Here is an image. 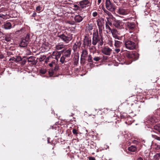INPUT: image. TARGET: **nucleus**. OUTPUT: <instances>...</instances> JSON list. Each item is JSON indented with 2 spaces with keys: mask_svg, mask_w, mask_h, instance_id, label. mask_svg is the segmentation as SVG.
Here are the masks:
<instances>
[{
  "mask_svg": "<svg viewBox=\"0 0 160 160\" xmlns=\"http://www.w3.org/2000/svg\"><path fill=\"white\" fill-rule=\"evenodd\" d=\"M103 10L104 12L107 15H108V17H106L107 20L112 21V20H113V19H114V17H113L111 13L109 12L108 10H107L104 8L103 9Z\"/></svg>",
  "mask_w": 160,
  "mask_h": 160,
  "instance_id": "1a4fd4ad",
  "label": "nucleus"
},
{
  "mask_svg": "<svg viewBox=\"0 0 160 160\" xmlns=\"http://www.w3.org/2000/svg\"><path fill=\"white\" fill-rule=\"evenodd\" d=\"M108 44L109 45L110 47H112L113 46L112 41V40H110L108 42Z\"/></svg>",
  "mask_w": 160,
  "mask_h": 160,
  "instance_id": "c9c22d12",
  "label": "nucleus"
},
{
  "mask_svg": "<svg viewBox=\"0 0 160 160\" xmlns=\"http://www.w3.org/2000/svg\"><path fill=\"white\" fill-rule=\"evenodd\" d=\"M121 42L120 41L115 40V41L114 46L117 48L119 47L121 45Z\"/></svg>",
  "mask_w": 160,
  "mask_h": 160,
  "instance_id": "a878e982",
  "label": "nucleus"
},
{
  "mask_svg": "<svg viewBox=\"0 0 160 160\" xmlns=\"http://www.w3.org/2000/svg\"><path fill=\"white\" fill-rule=\"evenodd\" d=\"M154 136L153 135H152V137H153Z\"/></svg>",
  "mask_w": 160,
  "mask_h": 160,
  "instance_id": "052dcab7",
  "label": "nucleus"
},
{
  "mask_svg": "<svg viewBox=\"0 0 160 160\" xmlns=\"http://www.w3.org/2000/svg\"><path fill=\"white\" fill-rule=\"evenodd\" d=\"M88 54L87 51L85 50H83L82 51V54L81 55V58H83L86 57Z\"/></svg>",
  "mask_w": 160,
  "mask_h": 160,
  "instance_id": "393cba45",
  "label": "nucleus"
},
{
  "mask_svg": "<svg viewBox=\"0 0 160 160\" xmlns=\"http://www.w3.org/2000/svg\"><path fill=\"white\" fill-rule=\"evenodd\" d=\"M61 55V52H56L55 55V59L57 60H58V59L60 57Z\"/></svg>",
  "mask_w": 160,
  "mask_h": 160,
  "instance_id": "cd10ccee",
  "label": "nucleus"
},
{
  "mask_svg": "<svg viewBox=\"0 0 160 160\" xmlns=\"http://www.w3.org/2000/svg\"><path fill=\"white\" fill-rule=\"evenodd\" d=\"M155 139H157V140H160V139L159 138V137H156V138H155Z\"/></svg>",
  "mask_w": 160,
  "mask_h": 160,
  "instance_id": "864d4df0",
  "label": "nucleus"
},
{
  "mask_svg": "<svg viewBox=\"0 0 160 160\" xmlns=\"http://www.w3.org/2000/svg\"><path fill=\"white\" fill-rule=\"evenodd\" d=\"M49 74L50 76H52L53 74V72L52 71H49Z\"/></svg>",
  "mask_w": 160,
  "mask_h": 160,
  "instance_id": "a18cd8bd",
  "label": "nucleus"
},
{
  "mask_svg": "<svg viewBox=\"0 0 160 160\" xmlns=\"http://www.w3.org/2000/svg\"><path fill=\"white\" fill-rule=\"evenodd\" d=\"M118 12L119 14L125 15L129 12V10L128 9H125L122 8L120 7L118 8Z\"/></svg>",
  "mask_w": 160,
  "mask_h": 160,
  "instance_id": "6e6552de",
  "label": "nucleus"
},
{
  "mask_svg": "<svg viewBox=\"0 0 160 160\" xmlns=\"http://www.w3.org/2000/svg\"><path fill=\"white\" fill-rule=\"evenodd\" d=\"M135 25L133 22H128L127 23V28L130 30H133L135 28Z\"/></svg>",
  "mask_w": 160,
  "mask_h": 160,
  "instance_id": "f3484780",
  "label": "nucleus"
},
{
  "mask_svg": "<svg viewBox=\"0 0 160 160\" xmlns=\"http://www.w3.org/2000/svg\"><path fill=\"white\" fill-rule=\"evenodd\" d=\"M66 57H65L63 55L61 57L60 59V62L62 63H63L65 61V59Z\"/></svg>",
  "mask_w": 160,
  "mask_h": 160,
  "instance_id": "7c9ffc66",
  "label": "nucleus"
},
{
  "mask_svg": "<svg viewBox=\"0 0 160 160\" xmlns=\"http://www.w3.org/2000/svg\"><path fill=\"white\" fill-rule=\"evenodd\" d=\"M130 32V33H132V32H131V31H130V32Z\"/></svg>",
  "mask_w": 160,
  "mask_h": 160,
  "instance_id": "bf43d9fd",
  "label": "nucleus"
},
{
  "mask_svg": "<svg viewBox=\"0 0 160 160\" xmlns=\"http://www.w3.org/2000/svg\"><path fill=\"white\" fill-rule=\"evenodd\" d=\"M98 15V13L96 12H93L92 13V15L93 17H95L97 16Z\"/></svg>",
  "mask_w": 160,
  "mask_h": 160,
  "instance_id": "58836bf2",
  "label": "nucleus"
},
{
  "mask_svg": "<svg viewBox=\"0 0 160 160\" xmlns=\"http://www.w3.org/2000/svg\"><path fill=\"white\" fill-rule=\"evenodd\" d=\"M160 158V153H157L154 156V160H158Z\"/></svg>",
  "mask_w": 160,
  "mask_h": 160,
  "instance_id": "c85d7f7f",
  "label": "nucleus"
},
{
  "mask_svg": "<svg viewBox=\"0 0 160 160\" xmlns=\"http://www.w3.org/2000/svg\"><path fill=\"white\" fill-rule=\"evenodd\" d=\"M16 58H14V57L10 58L9 59V61H10L12 60V61H16Z\"/></svg>",
  "mask_w": 160,
  "mask_h": 160,
  "instance_id": "37998d69",
  "label": "nucleus"
},
{
  "mask_svg": "<svg viewBox=\"0 0 160 160\" xmlns=\"http://www.w3.org/2000/svg\"><path fill=\"white\" fill-rule=\"evenodd\" d=\"M148 121V123H150L151 124L154 123L158 121V120L156 119L154 117H149Z\"/></svg>",
  "mask_w": 160,
  "mask_h": 160,
  "instance_id": "4468645a",
  "label": "nucleus"
},
{
  "mask_svg": "<svg viewBox=\"0 0 160 160\" xmlns=\"http://www.w3.org/2000/svg\"><path fill=\"white\" fill-rule=\"evenodd\" d=\"M115 52L117 53H118L120 51V50L119 48H116L115 49Z\"/></svg>",
  "mask_w": 160,
  "mask_h": 160,
  "instance_id": "79ce46f5",
  "label": "nucleus"
},
{
  "mask_svg": "<svg viewBox=\"0 0 160 160\" xmlns=\"http://www.w3.org/2000/svg\"><path fill=\"white\" fill-rule=\"evenodd\" d=\"M93 25L90 23H88L86 27V30L87 31H90L93 29Z\"/></svg>",
  "mask_w": 160,
  "mask_h": 160,
  "instance_id": "5701e85b",
  "label": "nucleus"
},
{
  "mask_svg": "<svg viewBox=\"0 0 160 160\" xmlns=\"http://www.w3.org/2000/svg\"><path fill=\"white\" fill-rule=\"evenodd\" d=\"M90 144L93 146V148L96 147V143H93V141H91Z\"/></svg>",
  "mask_w": 160,
  "mask_h": 160,
  "instance_id": "a19ab883",
  "label": "nucleus"
},
{
  "mask_svg": "<svg viewBox=\"0 0 160 160\" xmlns=\"http://www.w3.org/2000/svg\"><path fill=\"white\" fill-rule=\"evenodd\" d=\"M5 15L3 14H0V17L4 18L5 17Z\"/></svg>",
  "mask_w": 160,
  "mask_h": 160,
  "instance_id": "49530a36",
  "label": "nucleus"
},
{
  "mask_svg": "<svg viewBox=\"0 0 160 160\" xmlns=\"http://www.w3.org/2000/svg\"><path fill=\"white\" fill-rule=\"evenodd\" d=\"M88 61L89 62H92V57L91 55H89L88 58Z\"/></svg>",
  "mask_w": 160,
  "mask_h": 160,
  "instance_id": "4c0bfd02",
  "label": "nucleus"
},
{
  "mask_svg": "<svg viewBox=\"0 0 160 160\" xmlns=\"http://www.w3.org/2000/svg\"><path fill=\"white\" fill-rule=\"evenodd\" d=\"M2 11V10L1 9H0V12H1Z\"/></svg>",
  "mask_w": 160,
  "mask_h": 160,
  "instance_id": "13d9d810",
  "label": "nucleus"
},
{
  "mask_svg": "<svg viewBox=\"0 0 160 160\" xmlns=\"http://www.w3.org/2000/svg\"><path fill=\"white\" fill-rule=\"evenodd\" d=\"M102 0H98V4H99L101 2Z\"/></svg>",
  "mask_w": 160,
  "mask_h": 160,
  "instance_id": "3c124183",
  "label": "nucleus"
},
{
  "mask_svg": "<svg viewBox=\"0 0 160 160\" xmlns=\"http://www.w3.org/2000/svg\"><path fill=\"white\" fill-rule=\"evenodd\" d=\"M113 21V25L116 28L118 29H121L124 24V23L121 21L117 20L114 18L112 20Z\"/></svg>",
  "mask_w": 160,
  "mask_h": 160,
  "instance_id": "39448f33",
  "label": "nucleus"
},
{
  "mask_svg": "<svg viewBox=\"0 0 160 160\" xmlns=\"http://www.w3.org/2000/svg\"><path fill=\"white\" fill-rule=\"evenodd\" d=\"M101 59L99 57H94L93 58V60L96 61H98Z\"/></svg>",
  "mask_w": 160,
  "mask_h": 160,
  "instance_id": "f704fd0d",
  "label": "nucleus"
},
{
  "mask_svg": "<svg viewBox=\"0 0 160 160\" xmlns=\"http://www.w3.org/2000/svg\"><path fill=\"white\" fill-rule=\"evenodd\" d=\"M126 48L129 50H133L135 48L136 45L135 43L131 41L128 40L125 42Z\"/></svg>",
  "mask_w": 160,
  "mask_h": 160,
  "instance_id": "20e7f679",
  "label": "nucleus"
},
{
  "mask_svg": "<svg viewBox=\"0 0 160 160\" xmlns=\"http://www.w3.org/2000/svg\"><path fill=\"white\" fill-rule=\"evenodd\" d=\"M123 20H124V21H125V19H123Z\"/></svg>",
  "mask_w": 160,
  "mask_h": 160,
  "instance_id": "680f3d73",
  "label": "nucleus"
},
{
  "mask_svg": "<svg viewBox=\"0 0 160 160\" xmlns=\"http://www.w3.org/2000/svg\"><path fill=\"white\" fill-rule=\"evenodd\" d=\"M35 57L34 56H30L27 58L28 61V62H32L33 65H35L37 62L35 61Z\"/></svg>",
  "mask_w": 160,
  "mask_h": 160,
  "instance_id": "f8f14e48",
  "label": "nucleus"
},
{
  "mask_svg": "<svg viewBox=\"0 0 160 160\" xmlns=\"http://www.w3.org/2000/svg\"><path fill=\"white\" fill-rule=\"evenodd\" d=\"M105 6L108 10L110 12H113L115 11V6L111 2L110 0H106L105 2Z\"/></svg>",
  "mask_w": 160,
  "mask_h": 160,
  "instance_id": "7ed1b4c3",
  "label": "nucleus"
},
{
  "mask_svg": "<svg viewBox=\"0 0 160 160\" xmlns=\"http://www.w3.org/2000/svg\"><path fill=\"white\" fill-rule=\"evenodd\" d=\"M128 150L131 152H135L136 150V147L133 146H132L128 148Z\"/></svg>",
  "mask_w": 160,
  "mask_h": 160,
  "instance_id": "b1692460",
  "label": "nucleus"
},
{
  "mask_svg": "<svg viewBox=\"0 0 160 160\" xmlns=\"http://www.w3.org/2000/svg\"><path fill=\"white\" fill-rule=\"evenodd\" d=\"M97 43H98L99 46H102L103 44V42L102 35H99L98 32H95L93 34L92 44L93 45H95Z\"/></svg>",
  "mask_w": 160,
  "mask_h": 160,
  "instance_id": "f257e3e1",
  "label": "nucleus"
},
{
  "mask_svg": "<svg viewBox=\"0 0 160 160\" xmlns=\"http://www.w3.org/2000/svg\"><path fill=\"white\" fill-rule=\"evenodd\" d=\"M42 9V8L40 6H38L36 8V10L37 11L40 12Z\"/></svg>",
  "mask_w": 160,
  "mask_h": 160,
  "instance_id": "e433bc0d",
  "label": "nucleus"
},
{
  "mask_svg": "<svg viewBox=\"0 0 160 160\" xmlns=\"http://www.w3.org/2000/svg\"><path fill=\"white\" fill-rule=\"evenodd\" d=\"M36 13L35 12H34L32 15V16L33 17H35L36 16Z\"/></svg>",
  "mask_w": 160,
  "mask_h": 160,
  "instance_id": "09e8293b",
  "label": "nucleus"
},
{
  "mask_svg": "<svg viewBox=\"0 0 160 160\" xmlns=\"http://www.w3.org/2000/svg\"><path fill=\"white\" fill-rule=\"evenodd\" d=\"M46 56L45 55L41 56L39 58H38L40 62L43 61L46 58Z\"/></svg>",
  "mask_w": 160,
  "mask_h": 160,
  "instance_id": "c756f323",
  "label": "nucleus"
},
{
  "mask_svg": "<svg viewBox=\"0 0 160 160\" xmlns=\"http://www.w3.org/2000/svg\"><path fill=\"white\" fill-rule=\"evenodd\" d=\"M52 142V141H51V142H50V141L48 140V143H51Z\"/></svg>",
  "mask_w": 160,
  "mask_h": 160,
  "instance_id": "6e6d98bb",
  "label": "nucleus"
},
{
  "mask_svg": "<svg viewBox=\"0 0 160 160\" xmlns=\"http://www.w3.org/2000/svg\"><path fill=\"white\" fill-rule=\"evenodd\" d=\"M18 32H19V31H17Z\"/></svg>",
  "mask_w": 160,
  "mask_h": 160,
  "instance_id": "e2e57ef3",
  "label": "nucleus"
},
{
  "mask_svg": "<svg viewBox=\"0 0 160 160\" xmlns=\"http://www.w3.org/2000/svg\"><path fill=\"white\" fill-rule=\"evenodd\" d=\"M114 2L115 3H116V4H117V5H118V1H115V0H114Z\"/></svg>",
  "mask_w": 160,
  "mask_h": 160,
  "instance_id": "603ef678",
  "label": "nucleus"
},
{
  "mask_svg": "<svg viewBox=\"0 0 160 160\" xmlns=\"http://www.w3.org/2000/svg\"><path fill=\"white\" fill-rule=\"evenodd\" d=\"M58 37L63 42L68 43L72 39V34H63L58 35Z\"/></svg>",
  "mask_w": 160,
  "mask_h": 160,
  "instance_id": "f03ea898",
  "label": "nucleus"
},
{
  "mask_svg": "<svg viewBox=\"0 0 160 160\" xmlns=\"http://www.w3.org/2000/svg\"><path fill=\"white\" fill-rule=\"evenodd\" d=\"M68 22L70 24L72 25H73V23H74L73 22H71L70 21H68Z\"/></svg>",
  "mask_w": 160,
  "mask_h": 160,
  "instance_id": "8fccbe9b",
  "label": "nucleus"
},
{
  "mask_svg": "<svg viewBox=\"0 0 160 160\" xmlns=\"http://www.w3.org/2000/svg\"><path fill=\"white\" fill-rule=\"evenodd\" d=\"M110 32H111L112 36L114 38L117 39H119V37L118 36L119 33L116 30L112 29Z\"/></svg>",
  "mask_w": 160,
  "mask_h": 160,
  "instance_id": "9b49d317",
  "label": "nucleus"
},
{
  "mask_svg": "<svg viewBox=\"0 0 160 160\" xmlns=\"http://www.w3.org/2000/svg\"><path fill=\"white\" fill-rule=\"evenodd\" d=\"M112 52V49L108 46L103 47L102 50V52L107 55H110L111 53Z\"/></svg>",
  "mask_w": 160,
  "mask_h": 160,
  "instance_id": "423d86ee",
  "label": "nucleus"
},
{
  "mask_svg": "<svg viewBox=\"0 0 160 160\" xmlns=\"http://www.w3.org/2000/svg\"><path fill=\"white\" fill-rule=\"evenodd\" d=\"M90 160H95V159L94 158L91 157L89 158Z\"/></svg>",
  "mask_w": 160,
  "mask_h": 160,
  "instance_id": "de8ad7c7",
  "label": "nucleus"
},
{
  "mask_svg": "<svg viewBox=\"0 0 160 160\" xmlns=\"http://www.w3.org/2000/svg\"><path fill=\"white\" fill-rule=\"evenodd\" d=\"M74 6L75 7H77V5H75Z\"/></svg>",
  "mask_w": 160,
  "mask_h": 160,
  "instance_id": "4d7b16f0",
  "label": "nucleus"
},
{
  "mask_svg": "<svg viewBox=\"0 0 160 160\" xmlns=\"http://www.w3.org/2000/svg\"><path fill=\"white\" fill-rule=\"evenodd\" d=\"M55 64V62H52L51 63L49 64V65L50 67H52L53 66V64Z\"/></svg>",
  "mask_w": 160,
  "mask_h": 160,
  "instance_id": "c03bdc74",
  "label": "nucleus"
},
{
  "mask_svg": "<svg viewBox=\"0 0 160 160\" xmlns=\"http://www.w3.org/2000/svg\"><path fill=\"white\" fill-rule=\"evenodd\" d=\"M2 27L5 29H9L12 28V25L9 22H7L3 24Z\"/></svg>",
  "mask_w": 160,
  "mask_h": 160,
  "instance_id": "dca6fc26",
  "label": "nucleus"
},
{
  "mask_svg": "<svg viewBox=\"0 0 160 160\" xmlns=\"http://www.w3.org/2000/svg\"><path fill=\"white\" fill-rule=\"evenodd\" d=\"M72 133L75 135H76V136H77L78 134V133L77 132V131L76 129H73L72 131Z\"/></svg>",
  "mask_w": 160,
  "mask_h": 160,
  "instance_id": "72a5a7b5",
  "label": "nucleus"
},
{
  "mask_svg": "<svg viewBox=\"0 0 160 160\" xmlns=\"http://www.w3.org/2000/svg\"><path fill=\"white\" fill-rule=\"evenodd\" d=\"M16 61L18 62L19 61H21L22 60V58L20 57H18L17 59H16Z\"/></svg>",
  "mask_w": 160,
  "mask_h": 160,
  "instance_id": "ea45409f",
  "label": "nucleus"
},
{
  "mask_svg": "<svg viewBox=\"0 0 160 160\" xmlns=\"http://www.w3.org/2000/svg\"><path fill=\"white\" fill-rule=\"evenodd\" d=\"M84 43L85 45L89 46L91 44V41L89 40L88 38L86 37L84 41Z\"/></svg>",
  "mask_w": 160,
  "mask_h": 160,
  "instance_id": "4be33fe9",
  "label": "nucleus"
},
{
  "mask_svg": "<svg viewBox=\"0 0 160 160\" xmlns=\"http://www.w3.org/2000/svg\"><path fill=\"white\" fill-rule=\"evenodd\" d=\"M28 43L29 42L28 40H26V39H23L20 42L19 45L22 47H25L27 46Z\"/></svg>",
  "mask_w": 160,
  "mask_h": 160,
  "instance_id": "ddd939ff",
  "label": "nucleus"
},
{
  "mask_svg": "<svg viewBox=\"0 0 160 160\" xmlns=\"http://www.w3.org/2000/svg\"><path fill=\"white\" fill-rule=\"evenodd\" d=\"M112 25V21L107 20L106 22V28L107 30H108L109 32L111 31L112 29H111L109 26Z\"/></svg>",
  "mask_w": 160,
  "mask_h": 160,
  "instance_id": "2eb2a0df",
  "label": "nucleus"
},
{
  "mask_svg": "<svg viewBox=\"0 0 160 160\" xmlns=\"http://www.w3.org/2000/svg\"><path fill=\"white\" fill-rule=\"evenodd\" d=\"M11 34H8L4 37L3 38L6 41L10 42L12 38Z\"/></svg>",
  "mask_w": 160,
  "mask_h": 160,
  "instance_id": "412c9836",
  "label": "nucleus"
},
{
  "mask_svg": "<svg viewBox=\"0 0 160 160\" xmlns=\"http://www.w3.org/2000/svg\"><path fill=\"white\" fill-rule=\"evenodd\" d=\"M71 49H69L66 50L64 53L63 55L66 58L69 57L71 54Z\"/></svg>",
  "mask_w": 160,
  "mask_h": 160,
  "instance_id": "a211bd4d",
  "label": "nucleus"
},
{
  "mask_svg": "<svg viewBox=\"0 0 160 160\" xmlns=\"http://www.w3.org/2000/svg\"><path fill=\"white\" fill-rule=\"evenodd\" d=\"M81 7L82 8H85L91 4L89 0H83L80 1L79 2Z\"/></svg>",
  "mask_w": 160,
  "mask_h": 160,
  "instance_id": "0eeeda50",
  "label": "nucleus"
},
{
  "mask_svg": "<svg viewBox=\"0 0 160 160\" xmlns=\"http://www.w3.org/2000/svg\"><path fill=\"white\" fill-rule=\"evenodd\" d=\"M137 160H143L142 158H138Z\"/></svg>",
  "mask_w": 160,
  "mask_h": 160,
  "instance_id": "5fc2aeb1",
  "label": "nucleus"
},
{
  "mask_svg": "<svg viewBox=\"0 0 160 160\" xmlns=\"http://www.w3.org/2000/svg\"><path fill=\"white\" fill-rule=\"evenodd\" d=\"M82 18L79 15H76L74 17V20L77 22H79L82 21Z\"/></svg>",
  "mask_w": 160,
  "mask_h": 160,
  "instance_id": "aec40b11",
  "label": "nucleus"
},
{
  "mask_svg": "<svg viewBox=\"0 0 160 160\" xmlns=\"http://www.w3.org/2000/svg\"><path fill=\"white\" fill-rule=\"evenodd\" d=\"M46 72V70L44 69H41L40 70V73L42 74H44Z\"/></svg>",
  "mask_w": 160,
  "mask_h": 160,
  "instance_id": "2f4dec72",
  "label": "nucleus"
},
{
  "mask_svg": "<svg viewBox=\"0 0 160 160\" xmlns=\"http://www.w3.org/2000/svg\"><path fill=\"white\" fill-rule=\"evenodd\" d=\"M97 23L98 27L99 32H100V34L102 33V30L103 22H102L100 19H98L97 20Z\"/></svg>",
  "mask_w": 160,
  "mask_h": 160,
  "instance_id": "9d476101",
  "label": "nucleus"
},
{
  "mask_svg": "<svg viewBox=\"0 0 160 160\" xmlns=\"http://www.w3.org/2000/svg\"><path fill=\"white\" fill-rule=\"evenodd\" d=\"M77 47H78L76 43H75L74 44L73 47V48H72L73 50V51L74 52L76 51L77 49Z\"/></svg>",
  "mask_w": 160,
  "mask_h": 160,
  "instance_id": "473e14b6",
  "label": "nucleus"
},
{
  "mask_svg": "<svg viewBox=\"0 0 160 160\" xmlns=\"http://www.w3.org/2000/svg\"><path fill=\"white\" fill-rule=\"evenodd\" d=\"M64 47V45L62 43H58L55 46V48L57 50H61Z\"/></svg>",
  "mask_w": 160,
  "mask_h": 160,
  "instance_id": "6ab92c4d",
  "label": "nucleus"
},
{
  "mask_svg": "<svg viewBox=\"0 0 160 160\" xmlns=\"http://www.w3.org/2000/svg\"><path fill=\"white\" fill-rule=\"evenodd\" d=\"M154 128L155 130L160 132V124H157L154 126Z\"/></svg>",
  "mask_w": 160,
  "mask_h": 160,
  "instance_id": "bb28decb",
  "label": "nucleus"
}]
</instances>
